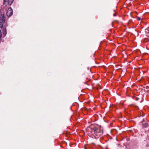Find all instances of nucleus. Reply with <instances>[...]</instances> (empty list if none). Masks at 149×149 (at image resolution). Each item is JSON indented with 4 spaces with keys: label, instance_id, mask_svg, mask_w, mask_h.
<instances>
[{
    "label": "nucleus",
    "instance_id": "nucleus-1",
    "mask_svg": "<svg viewBox=\"0 0 149 149\" xmlns=\"http://www.w3.org/2000/svg\"><path fill=\"white\" fill-rule=\"evenodd\" d=\"M87 130L92 138L96 139L98 138L102 133L100 127L97 125H92L88 127Z\"/></svg>",
    "mask_w": 149,
    "mask_h": 149
},
{
    "label": "nucleus",
    "instance_id": "nucleus-2",
    "mask_svg": "<svg viewBox=\"0 0 149 149\" xmlns=\"http://www.w3.org/2000/svg\"><path fill=\"white\" fill-rule=\"evenodd\" d=\"M13 10L11 8H9L6 13L7 16L9 17H10L13 15Z\"/></svg>",
    "mask_w": 149,
    "mask_h": 149
},
{
    "label": "nucleus",
    "instance_id": "nucleus-3",
    "mask_svg": "<svg viewBox=\"0 0 149 149\" xmlns=\"http://www.w3.org/2000/svg\"><path fill=\"white\" fill-rule=\"evenodd\" d=\"M4 19H5L4 14L0 12V22L1 21L3 22H4Z\"/></svg>",
    "mask_w": 149,
    "mask_h": 149
},
{
    "label": "nucleus",
    "instance_id": "nucleus-4",
    "mask_svg": "<svg viewBox=\"0 0 149 149\" xmlns=\"http://www.w3.org/2000/svg\"><path fill=\"white\" fill-rule=\"evenodd\" d=\"M142 90H143L145 92L149 91V87L148 86H144L143 87Z\"/></svg>",
    "mask_w": 149,
    "mask_h": 149
},
{
    "label": "nucleus",
    "instance_id": "nucleus-5",
    "mask_svg": "<svg viewBox=\"0 0 149 149\" xmlns=\"http://www.w3.org/2000/svg\"><path fill=\"white\" fill-rule=\"evenodd\" d=\"M146 35L149 37V27L145 30Z\"/></svg>",
    "mask_w": 149,
    "mask_h": 149
},
{
    "label": "nucleus",
    "instance_id": "nucleus-6",
    "mask_svg": "<svg viewBox=\"0 0 149 149\" xmlns=\"http://www.w3.org/2000/svg\"><path fill=\"white\" fill-rule=\"evenodd\" d=\"M5 22V19H4V22H0V28H2L3 27V24Z\"/></svg>",
    "mask_w": 149,
    "mask_h": 149
},
{
    "label": "nucleus",
    "instance_id": "nucleus-7",
    "mask_svg": "<svg viewBox=\"0 0 149 149\" xmlns=\"http://www.w3.org/2000/svg\"><path fill=\"white\" fill-rule=\"evenodd\" d=\"M14 0H8V3L9 5H11L13 3Z\"/></svg>",
    "mask_w": 149,
    "mask_h": 149
},
{
    "label": "nucleus",
    "instance_id": "nucleus-8",
    "mask_svg": "<svg viewBox=\"0 0 149 149\" xmlns=\"http://www.w3.org/2000/svg\"><path fill=\"white\" fill-rule=\"evenodd\" d=\"M142 125L144 127H147L148 126V124L147 123L143 122H142Z\"/></svg>",
    "mask_w": 149,
    "mask_h": 149
},
{
    "label": "nucleus",
    "instance_id": "nucleus-9",
    "mask_svg": "<svg viewBox=\"0 0 149 149\" xmlns=\"http://www.w3.org/2000/svg\"><path fill=\"white\" fill-rule=\"evenodd\" d=\"M3 34L6 35V28L3 29Z\"/></svg>",
    "mask_w": 149,
    "mask_h": 149
},
{
    "label": "nucleus",
    "instance_id": "nucleus-10",
    "mask_svg": "<svg viewBox=\"0 0 149 149\" xmlns=\"http://www.w3.org/2000/svg\"><path fill=\"white\" fill-rule=\"evenodd\" d=\"M8 0H3V4H5L6 2H8Z\"/></svg>",
    "mask_w": 149,
    "mask_h": 149
},
{
    "label": "nucleus",
    "instance_id": "nucleus-11",
    "mask_svg": "<svg viewBox=\"0 0 149 149\" xmlns=\"http://www.w3.org/2000/svg\"><path fill=\"white\" fill-rule=\"evenodd\" d=\"M141 19V17H138L137 18V20L138 21H140Z\"/></svg>",
    "mask_w": 149,
    "mask_h": 149
},
{
    "label": "nucleus",
    "instance_id": "nucleus-12",
    "mask_svg": "<svg viewBox=\"0 0 149 149\" xmlns=\"http://www.w3.org/2000/svg\"><path fill=\"white\" fill-rule=\"evenodd\" d=\"M2 37V34L1 33V31L0 30V38H1Z\"/></svg>",
    "mask_w": 149,
    "mask_h": 149
},
{
    "label": "nucleus",
    "instance_id": "nucleus-13",
    "mask_svg": "<svg viewBox=\"0 0 149 149\" xmlns=\"http://www.w3.org/2000/svg\"><path fill=\"white\" fill-rule=\"evenodd\" d=\"M114 16H116V15L115 14H114Z\"/></svg>",
    "mask_w": 149,
    "mask_h": 149
}]
</instances>
